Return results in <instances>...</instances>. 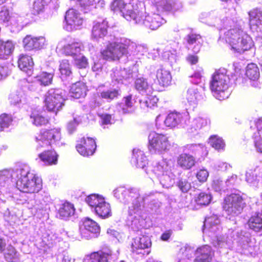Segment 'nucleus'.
Wrapping results in <instances>:
<instances>
[{"instance_id": "1", "label": "nucleus", "mask_w": 262, "mask_h": 262, "mask_svg": "<svg viewBox=\"0 0 262 262\" xmlns=\"http://www.w3.org/2000/svg\"><path fill=\"white\" fill-rule=\"evenodd\" d=\"M108 22L106 19L102 21L95 22L92 30V36L96 40L102 39L106 47L101 53L104 58L107 60H120L126 62L129 56L132 54L137 53L142 50L144 47L137 45L130 40L119 38L115 35H107Z\"/></svg>"}, {"instance_id": "2", "label": "nucleus", "mask_w": 262, "mask_h": 262, "mask_svg": "<svg viewBox=\"0 0 262 262\" xmlns=\"http://www.w3.org/2000/svg\"><path fill=\"white\" fill-rule=\"evenodd\" d=\"M235 241L238 244V251L247 256H254L257 247L251 241V236L248 232L238 227L234 226L228 229L227 235L215 236L212 239L213 246L220 252L230 249Z\"/></svg>"}, {"instance_id": "3", "label": "nucleus", "mask_w": 262, "mask_h": 262, "mask_svg": "<svg viewBox=\"0 0 262 262\" xmlns=\"http://www.w3.org/2000/svg\"><path fill=\"white\" fill-rule=\"evenodd\" d=\"M14 174L16 175V187L20 191L31 194L38 192L41 189V179L30 172L27 166L17 168Z\"/></svg>"}, {"instance_id": "4", "label": "nucleus", "mask_w": 262, "mask_h": 262, "mask_svg": "<svg viewBox=\"0 0 262 262\" xmlns=\"http://www.w3.org/2000/svg\"><path fill=\"white\" fill-rule=\"evenodd\" d=\"M114 195L124 204L132 202L131 205L128 207V213L130 215L138 212L141 209L142 203L149 196L145 194L141 197L137 189H126L124 187H120L114 190Z\"/></svg>"}, {"instance_id": "5", "label": "nucleus", "mask_w": 262, "mask_h": 262, "mask_svg": "<svg viewBox=\"0 0 262 262\" xmlns=\"http://www.w3.org/2000/svg\"><path fill=\"white\" fill-rule=\"evenodd\" d=\"M230 78L227 74V70L220 69L212 76L210 83V90L213 95L220 100L227 99L230 95L229 90Z\"/></svg>"}, {"instance_id": "6", "label": "nucleus", "mask_w": 262, "mask_h": 262, "mask_svg": "<svg viewBox=\"0 0 262 262\" xmlns=\"http://www.w3.org/2000/svg\"><path fill=\"white\" fill-rule=\"evenodd\" d=\"M224 37L232 49L239 53L250 50L253 46L250 36L239 28L231 29L225 32Z\"/></svg>"}, {"instance_id": "7", "label": "nucleus", "mask_w": 262, "mask_h": 262, "mask_svg": "<svg viewBox=\"0 0 262 262\" xmlns=\"http://www.w3.org/2000/svg\"><path fill=\"white\" fill-rule=\"evenodd\" d=\"M136 9V16L134 17L133 20L135 24L144 26L145 27L154 30L159 28L162 24L165 23V20L158 14L151 13L144 15V3L139 2V6Z\"/></svg>"}, {"instance_id": "8", "label": "nucleus", "mask_w": 262, "mask_h": 262, "mask_svg": "<svg viewBox=\"0 0 262 262\" xmlns=\"http://www.w3.org/2000/svg\"><path fill=\"white\" fill-rule=\"evenodd\" d=\"M245 205L241 192L236 191L224 198L223 208L228 215L235 217L242 213Z\"/></svg>"}, {"instance_id": "9", "label": "nucleus", "mask_w": 262, "mask_h": 262, "mask_svg": "<svg viewBox=\"0 0 262 262\" xmlns=\"http://www.w3.org/2000/svg\"><path fill=\"white\" fill-rule=\"evenodd\" d=\"M85 201L90 207L91 211L99 217L106 219L112 216L110 204L105 202L103 197L92 194L85 198Z\"/></svg>"}, {"instance_id": "10", "label": "nucleus", "mask_w": 262, "mask_h": 262, "mask_svg": "<svg viewBox=\"0 0 262 262\" xmlns=\"http://www.w3.org/2000/svg\"><path fill=\"white\" fill-rule=\"evenodd\" d=\"M65 94V91L60 89H50L45 95L47 110L56 113L64 105Z\"/></svg>"}, {"instance_id": "11", "label": "nucleus", "mask_w": 262, "mask_h": 262, "mask_svg": "<svg viewBox=\"0 0 262 262\" xmlns=\"http://www.w3.org/2000/svg\"><path fill=\"white\" fill-rule=\"evenodd\" d=\"M38 145L37 149L41 147H47L52 144L58 146L62 145V142L60 141L61 133L59 128H53L50 130L42 129L40 134L35 137Z\"/></svg>"}, {"instance_id": "12", "label": "nucleus", "mask_w": 262, "mask_h": 262, "mask_svg": "<svg viewBox=\"0 0 262 262\" xmlns=\"http://www.w3.org/2000/svg\"><path fill=\"white\" fill-rule=\"evenodd\" d=\"M148 143V149L151 154H163L168 150L170 146L166 136L155 132L149 134Z\"/></svg>"}, {"instance_id": "13", "label": "nucleus", "mask_w": 262, "mask_h": 262, "mask_svg": "<svg viewBox=\"0 0 262 262\" xmlns=\"http://www.w3.org/2000/svg\"><path fill=\"white\" fill-rule=\"evenodd\" d=\"M137 5L139 2L136 3L133 0V4H125L123 0H114L111 5V9L115 13L123 16L126 20L130 21L136 16Z\"/></svg>"}, {"instance_id": "14", "label": "nucleus", "mask_w": 262, "mask_h": 262, "mask_svg": "<svg viewBox=\"0 0 262 262\" xmlns=\"http://www.w3.org/2000/svg\"><path fill=\"white\" fill-rule=\"evenodd\" d=\"M100 230L98 224L88 217L83 219L82 224L79 227V232L82 238L86 239L98 237Z\"/></svg>"}, {"instance_id": "15", "label": "nucleus", "mask_w": 262, "mask_h": 262, "mask_svg": "<svg viewBox=\"0 0 262 262\" xmlns=\"http://www.w3.org/2000/svg\"><path fill=\"white\" fill-rule=\"evenodd\" d=\"M151 246V242L150 237L146 235H142L133 239L131 248L132 252L137 254L148 255L150 252L148 249Z\"/></svg>"}, {"instance_id": "16", "label": "nucleus", "mask_w": 262, "mask_h": 262, "mask_svg": "<svg viewBox=\"0 0 262 262\" xmlns=\"http://www.w3.org/2000/svg\"><path fill=\"white\" fill-rule=\"evenodd\" d=\"M66 25L64 28L68 31L79 29L83 24V18L77 11L71 9L67 11L65 15Z\"/></svg>"}, {"instance_id": "17", "label": "nucleus", "mask_w": 262, "mask_h": 262, "mask_svg": "<svg viewBox=\"0 0 262 262\" xmlns=\"http://www.w3.org/2000/svg\"><path fill=\"white\" fill-rule=\"evenodd\" d=\"M202 39L201 35L191 31L184 38V43L186 47L191 50L194 53L200 51L202 45Z\"/></svg>"}, {"instance_id": "18", "label": "nucleus", "mask_w": 262, "mask_h": 262, "mask_svg": "<svg viewBox=\"0 0 262 262\" xmlns=\"http://www.w3.org/2000/svg\"><path fill=\"white\" fill-rule=\"evenodd\" d=\"M220 224V220L216 215L207 217L204 221L203 231L208 234L209 236H213L220 232L221 227Z\"/></svg>"}, {"instance_id": "19", "label": "nucleus", "mask_w": 262, "mask_h": 262, "mask_svg": "<svg viewBox=\"0 0 262 262\" xmlns=\"http://www.w3.org/2000/svg\"><path fill=\"white\" fill-rule=\"evenodd\" d=\"M77 151L83 156H92L94 153L96 144L95 141L92 138L84 137L81 139L80 143L76 146Z\"/></svg>"}, {"instance_id": "20", "label": "nucleus", "mask_w": 262, "mask_h": 262, "mask_svg": "<svg viewBox=\"0 0 262 262\" xmlns=\"http://www.w3.org/2000/svg\"><path fill=\"white\" fill-rule=\"evenodd\" d=\"M204 88L196 85L190 87L186 94V99L190 105H196L205 97Z\"/></svg>"}, {"instance_id": "21", "label": "nucleus", "mask_w": 262, "mask_h": 262, "mask_svg": "<svg viewBox=\"0 0 262 262\" xmlns=\"http://www.w3.org/2000/svg\"><path fill=\"white\" fill-rule=\"evenodd\" d=\"M46 42L45 37L40 36L33 37L30 35H27L23 39V47L26 51L37 50L43 48Z\"/></svg>"}, {"instance_id": "22", "label": "nucleus", "mask_w": 262, "mask_h": 262, "mask_svg": "<svg viewBox=\"0 0 262 262\" xmlns=\"http://www.w3.org/2000/svg\"><path fill=\"white\" fill-rule=\"evenodd\" d=\"M48 202V198L45 200L42 195L34 193L30 195L28 204L30 208L34 209L36 212L45 211L47 209Z\"/></svg>"}, {"instance_id": "23", "label": "nucleus", "mask_w": 262, "mask_h": 262, "mask_svg": "<svg viewBox=\"0 0 262 262\" xmlns=\"http://www.w3.org/2000/svg\"><path fill=\"white\" fill-rule=\"evenodd\" d=\"M112 255V251L108 248L91 253L83 259V262L91 260L92 262H109Z\"/></svg>"}, {"instance_id": "24", "label": "nucleus", "mask_w": 262, "mask_h": 262, "mask_svg": "<svg viewBox=\"0 0 262 262\" xmlns=\"http://www.w3.org/2000/svg\"><path fill=\"white\" fill-rule=\"evenodd\" d=\"M194 262H211L214 256V251L208 245L198 248L195 252Z\"/></svg>"}, {"instance_id": "25", "label": "nucleus", "mask_w": 262, "mask_h": 262, "mask_svg": "<svg viewBox=\"0 0 262 262\" xmlns=\"http://www.w3.org/2000/svg\"><path fill=\"white\" fill-rule=\"evenodd\" d=\"M156 3L157 9L161 11H177L182 7V3L179 0H153Z\"/></svg>"}, {"instance_id": "26", "label": "nucleus", "mask_w": 262, "mask_h": 262, "mask_svg": "<svg viewBox=\"0 0 262 262\" xmlns=\"http://www.w3.org/2000/svg\"><path fill=\"white\" fill-rule=\"evenodd\" d=\"M209 17L214 19V21L212 23V25L216 27L220 30L223 28H226L228 27H231L233 21L230 18L227 16H223L218 14L217 12H212L209 13Z\"/></svg>"}, {"instance_id": "27", "label": "nucleus", "mask_w": 262, "mask_h": 262, "mask_svg": "<svg viewBox=\"0 0 262 262\" xmlns=\"http://www.w3.org/2000/svg\"><path fill=\"white\" fill-rule=\"evenodd\" d=\"M195 163L194 157L186 152L181 154L177 158L178 165L183 169H190L195 165Z\"/></svg>"}, {"instance_id": "28", "label": "nucleus", "mask_w": 262, "mask_h": 262, "mask_svg": "<svg viewBox=\"0 0 262 262\" xmlns=\"http://www.w3.org/2000/svg\"><path fill=\"white\" fill-rule=\"evenodd\" d=\"M131 163L137 168L144 169L148 164V161L146 157L142 151L139 149H134Z\"/></svg>"}, {"instance_id": "29", "label": "nucleus", "mask_w": 262, "mask_h": 262, "mask_svg": "<svg viewBox=\"0 0 262 262\" xmlns=\"http://www.w3.org/2000/svg\"><path fill=\"white\" fill-rule=\"evenodd\" d=\"M83 48V46L80 41L74 40L64 45L62 47V51L66 55L74 57L81 53Z\"/></svg>"}, {"instance_id": "30", "label": "nucleus", "mask_w": 262, "mask_h": 262, "mask_svg": "<svg viewBox=\"0 0 262 262\" xmlns=\"http://www.w3.org/2000/svg\"><path fill=\"white\" fill-rule=\"evenodd\" d=\"M170 169H171V167L169 161L165 159L155 163L151 171L158 178Z\"/></svg>"}, {"instance_id": "31", "label": "nucleus", "mask_w": 262, "mask_h": 262, "mask_svg": "<svg viewBox=\"0 0 262 262\" xmlns=\"http://www.w3.org/2000/svg\"><path fill=\"white\" fill-rule=\"evenodd\" d=\"M134 84L136 90L142 94L149 95L152 93V88L145 78H137L135 81Z\"/></svg>"}, {"instance_id": "32", "label": "nucleus", "mask_w": 262, "mask_h": 262, "mask_svg": "<svg viewBox=\"0 0 262 262\" xmlns=\"http://www.w3.org/2000/svg\"><path fill=\"white\" fill-rule=\"evenodd\" d=\"M86 86L83 82H77L72 84L69 93L71 97L79 99L86 96Z\"/></svg>"}, {"instance_id": "33", "label": "nucleus", "mask_w": 262, "mask_h": 262, "mask_svg": "<svg viewBox=\"0 0 262 262\" xmlns=\"http://www.w3.org/2000/svg\"><path fill=\"white\" fill-rule=\"evenodd\" d=\"M249 228L255 232H262V214L255 213L248 221Z\"/></svg>"}, {"instance_id": "34", "label": "nucleus", "mask_w": 262, "mask_h": 262, "mask_svg": "<svg viewBox=\"0 0 262 262\" xmlns=\"http://www.w3.org/2000/svg\"><path fill=\"white\" fill-rule=\"evenodd\" d=\"M18 65L19 69L28 75L32 74L33 67V62L31 56L20 55L18 60Z\"/></svg>"}, {"instance_id": "35", "label": "nucleus", "mask_w": 262, "mask_h": 262, "mask_svg": "<svg viewBox=\"0 0 262 262\" xmlns=\"http://www.w3.org/2000/svg\"><path fill=\"white\" fill-rule=\"evenodd\" d=\"M156 77L159 84L164 87L169 85L171 81V76L169 71L163 68L158 69Z\"/></svg>"}, {"instance_id": "36", "label": "nucleus", "mask_w": 262, "mask_h": 262, "mask_svg": "<svg viewBox=\"0 0 262 262\" xmlns=\"http://www.w3.org/2000/svg\"><path fill=\"white\" fill-rule=\"evenodd\" d=\"M74 205L70 203L66 202L61 205L58 209V217L62 220H67L74 214Z\"/></svg>"}, {"instance_id": "37", "label": "nucleus", "mask_w": 262, "mask_h": 262, "mask_svg": "<svg viewBox=\"0 0 262 262\" xmlns=\"http://www.w3.org/2000/svg\"><path fill=\"white\" fill-rule=\"evenodd\" d=\"M175 178L176 175L171 171V169L158 178L161 185L165 188H170L173 185Z\"/></svg>"}, {"instance_id": "38", "label": "nucleus", "mask_w": 262, "mask_h": 262, "mask_svg": "<svg viewBox=\"0 0 262 262\" xmlns=\"http://www.w3.org/2000/svg\"><path fill=\"white\" fill-rule=\"evenodd\" d=\"M182 119V114L177 112H172L167 116L164 123L167 126L173 128L179 125Z\"/></svg>"}, {"instance_id": "39", "label": "nucleus", "mask_w": 262, "mask_h": 262, "mask_svg": "<svg viewBox=\"0 0 262 262\" xmlns=\"http://www.w3.org/2000/svg\"><path fill=\"white\" fill-rule=\"evenodd\" d=\"M39 157L47 165H55L57 163L58 155L54 150L45 151L40 154Z\"/></svg>"}, {"instance_id": "40", "label": "nucleus", "mask_w": 262, "mask_h": 262, "mask_svg": "<svg viewBox=\"0 0 262 262\" xmlns=\"http://www.w3.org/2000/svg\"><path fill=\"white\" fill-rule=\"evenodd\" d=\"M14 46L12 41L0 40V59H7L13 51Z\"/></svg>"}, {"instance_id": "41", "label": "nucleus", "mask_w": 262, "mask_h": 262, "mask_svg": "<svg viewBox=\"0 0 262 262\" xmlns=\"http://www.w3.org/2000/svg\"><path fill=\"white\" fill-rule=\"evenodd\" d=\"M4 258L8 262H19V253L11 245H8L4 252Z\"/></svg>"}, {"instance_id": "42", "label": "nucleus", "mask_w": 262, "mask_h": 262, "mask_svg": "<svg viewBox=\"0 0 262 262\" xmlns=\"http://www.w3.org/2000/svg\"><path fill=\"white\" fill-rule=\"evenodd\" d=\"M183 152H186L193 155L196 159L197 156H200L203 154L204 150V146L203 144H187L183 147Z\"/></svg>"}, {"instance_id": "43", "label": "nucleus", "mask_w": 262, "mask_h": 262, "mask_svg": "<svg viewBox=\"0 0 262 262\" xmlns=\"http://www.w3.org/2000/svg\"><path fill=\"white\" fill-rule=\"evenodd\" d=\"M120 95V90L117 89H110L98 92V96L105 99L107 102L118 98Z\"/></svg>"}, {"instance_id": "44", "label": "nucleus", "mask_w": 262, "mask_h": 262, "mask_svg": "<svg viewBox=\"0 0 262 262\" xmlns=\"http://www.w3.org/2000/svg\"><path fill=\"white\" fill-rule=\"evenodd\" d=\"M135 102L131 95L124 97L119 107L123 114H129L134 111V104Z\"/></svg>"}, {"instance_id": "45", "label": "nucleus", "mask_w": 262, "mask_h": 262, "mask_svg": "<svg viewBox=\"0 0 262 262\" xmlns=\"http://www.w3.org/2000/svg\"><path fill=\"white\" fill-rule=\"evenodd\" d=\"M59 70L61 75V79H71L72 77V72L71 70V66L69 60L63 59L60 63Z\"/></svg>"}, {"instance_id": "46", "label": "nucleus", "mask_w": 262, "mask_h": 262, "mask_svg": "<svg viewBox=\"0 0 262 262\" xmlns=\"http://www.w3.org/2000/svg\"><path fill=\"white\" fill-rule=\"evenodd\" d=\"M23 18L17 15H11L9 29L12 32H18L23 28Z\"/></svg>"}, {"instance_id": "47", "label": "nucleus", "mask_w": 262, "mask_h": 262, "mask_svg": "<svg viewBox=\"0 0 262 262\" xmlns=\"http://www.w3.org/2000/svg\"><path fill=\"white\" fill-rule=\"evenodd\" d=\"M14 171L5 170L0 172V186H8L13 179H15L16 175Z\"/></svg>"}, {"instance_id": "48", "label": "nucleus", "mask_w": 262, "mask_h": 262, "mask_svg": "<svg viewBox=\"0 0 262 262\" xmlns=\"http://www.w3.org/2000/svg\"><path fill=\"white\" fill-rule=\"evenodd\" d=\"M54 74V71L49 73L42 72L36 77V81L40 85H48L52 83Z\"/></svg>"}, {"instance_id": "49", "label": "nucleus", "mask_w": 262, "mask_h": 262, "mask_svg": "<svg viewBox=\"0 0 262 262\" xmlns=\"http://www.w3.org/2000/svg\"><path fill=\"white\" fill-rule=\"evenodd\" d=\"M259 71L257 65L253 63L248 64L246 68V75L250 80L255 81L259 77Z\"/></svg>"}, {"instance_id": "50", "label": "nucleus", "mask_w": 262, "mask_h": 262, "mask_svg": "<svg viewBox=\"0 0 262 262\" xmlns=\"http://www.w3.org/2000/svg\"><path fill=\"white\" fill-rule=\"evenodd\" d=\"M176 186L183 193L188 192L191 188V183L186 177L179 178L176 182Z\"/></svg>"}, {"instance_id": "51", "label": "nucleus", "mask_w": 262, "mask_h": 262, "mask_svg": "<svg viewBox=\"0 0 262 262\" xmlns=\"http://www.w3.org/2000/svg\"><path fill=\"white\" fill-rule=\"evenodd\" d=\"M212 196L209 193L202 192L200 193L195 198V202L200 206H207L211 202Z\"/></svg>"}, {"instance_id": "52", "label": "nucleus", "mask_w": 262, "mask_h": 262, "mask_svg": "<svg viewBox=\"0 0 262 262\" xmlns=\"http://www.w3.org/2000/svg\"><path fill=\"white\" fill-rule=\"evenodd\" d=\"M50 1L51 0H35L32 8V13L33 14L37 15L42 12L45 7Z\"/></svg>"}, {"instance_id": "53", "label": "nucleus", "mask_w": 262, "mask_h": 262, "mask_svg": "<svg viewBox=\"0 0 262 262\" xmlns=\"http://www.w3.org/2000/svg\"><path fill=\"white\" fill-rule=\"evenodd\" d=\"M162 203L157 199H154L150 201L147 206V210L152 214H159L161 213L160 208Z\"/></svg>"}, {"instance_id": "54", "label": "nucleus", "mask_w": 262, "mask_h": 262, "mask_svg": "<svg viewBox=\"0 0 262 262\" xmlns=\"http://www.w3.org/2000/svg\"><path fill=\"white\" fill-rule=\"evenodd\" d=\"M31 121L33 124L38 126L46 125L48 120L36 112H32L30 115Z\"/></svg>"}, {"instance_id": "55", "label": "nucleus", "mask_w": 262, "mask_h": 262, "mask_svg": "<svg viewBox=\"0 0 262 262\" xmlns=\"http://www.w3.org/2000/svg\"><path fill=\"white\" fill-rule=\"evenodd\" d=\"M245 179L247 183L255 184L258 181V172L257 168L248 169L245 174Z\"/></svg>"}, {"instance_id": "56", "label": "nucleus", "mask_w": 262, "mask_h": 262, "mask_svg": "<svg viewBox=\"0 0 262 262\" xmlns=\"http://www.w3.org/2000/svg\"><path fill=\"white\" fill-rule=\"evenodd\" d=\"M211 146L216 150L224 149L225 144L223 140L216 135L211 136L209 138Z\"/></svg>"}, {"instance_id": "57", "label": "nucleus", "mask_w": 262, "mask_h": 262, "mask_svg": "<svg viewBox=\"0 0 262 262\" xmlns=\"http://www.w3.org/2000/svg\"><path fill=\"white\" fill-rule=\"evenodd\" d=\"M125 71L121 69H113L111 74V76L113 82L117 83H122L123 79L124 78Z\"/></svg>"}, {"instance_id": "58", "label": "nucleus", "mask_w": 262, "mask_h": 262, "mask_svg": "<svg viewBox=\"0 0 262 262\" xmlns=\"http://www.w3.org/2000/svg\"><path fill=\"white\" fill-rule=\"evenodd\" d=\"M212 187L215 191L220 193L226 192L228 191L225 181H223L220 178H216L213 180Z\"/></svg>"}, {"instance_id": "59", "label": "nucleus", "mask_w": 262, "mask_h": 262, "mask_svg": "<svg viewBox=\"0 0 262 262\" xmlns=\"http://www.w3.org/2000/svg\"><path fill=\"white\" fill-rule=\"evenodd\" d=\"M158 99L156 97H146L140 100V106L143 108H152L156 105Z\"/></svg>"}, {"instance_id": "60", "label": "nucleus", "mask_w": 262, "mask_h": 262, "mask_svg": "<svg viewBox=\"0 0 262 262\" xmlns=\"http://www.w3.org/2000/svg\"><path fill=\"white\" fill-rule=\"evenodd\" d=\"M203 69L201 67H198L194 73L189 77L190 81L195 85L201 83L203 78Z\"/></svg>"}, {"instance_id": "61", "label": "nucleus", "mask_w": 262, "mask_h": 262, "mask_svg": "<svg viewBox=\"0 0 262 262\" xmlns=\"http://www.w3.org/2000/svg\"><path fill=\"white\" fill-rule=\"evenodd\" d=\"M210 120L207 118L198 117L193 120L191 126L195 130H196L207 125L208 123L210 124Z\"/></svg>"}, {"instance_id": "62", "label": "nucleus", "mask_w": 262, "mask_h": 262, "mask_svg": "<svg viewBox=\"0 0 262 262\" xmlns=\"http://www.w3.org/2000/svg\"><path fill=\"white\" fill-rule=\"evenodd\" d=\"M177 53L176 50H167L163 52L162 57L165 60L168 61L171 63H172L176 61Z\"/></svg>"}, {"instance_id": "63", "label": "nucleus", "mask_w": 262, "mask_h": 262, "mask_svg": "<svg viewBox=\"0 0 262 262\" xmlns=\"http://www.w3.org/2000/svg\"><path fill=\"white\" fill-rule=\"evenodd\" d=\"M11 18V15H10L8 10H2L0 11V24L6 27L9 26V21Z\"/></svg>"}, {"instance_id": "64", "label": "nucleus", "mask_w": 262, "mask_h": 262, "mask_svg": "<svg viewBox=\"0 0 262 262\" xmlns=\"http://www.w3.org/2000/svg\"><path fill=\"white\" fill-rule=\"evenodd\" d=\"M73 58L74 60L75 64L78 68H85L88 66L87 59L81 53Z\"/></svg>"}]
</instances>
